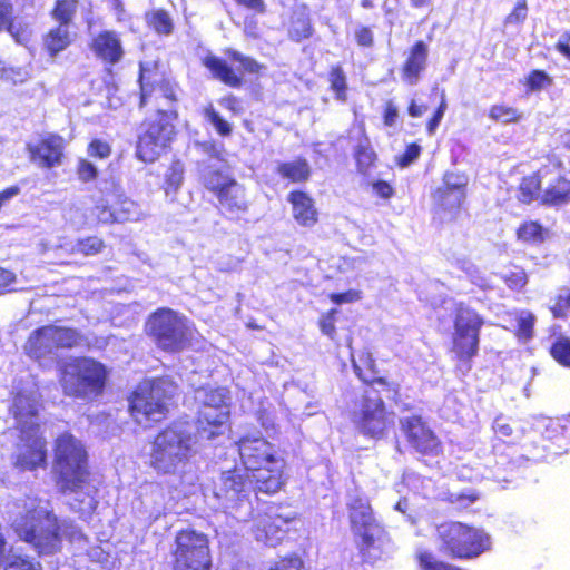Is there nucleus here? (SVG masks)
Returning a JSON list of instances; mask_svg holds the SVG:
<instances>
[{
    "mask_svg": "<svg viewBox=\"0 0 570 570\" xmlns=\"http://www.w3.org/2000/svg\"><path fill=\"white\" fill-rule=\"evenodd\" d=\"M466 175L456 171H448L443 176L442 186L433 193V202L439 213L445 218H452L460 210L466 197Z\"/></svg>",
    "mask_w": 570,
    "mask_h": 570,
    "instance_id": "14",
    "label": "nucleus"
},
{
    "mask_svg": "<svg viewBox=\"0 0 570 570\" xmlns=\"http://www.w3.org/2000/svg\"><path fill=\"white\" fill-rule=\"evenodd\" d=\"M4 570H41L39 563H33L20 556L9 554Z\"/></svg>",
    "mask_w": 570,
    "mask_h": 570,
    "instance_id": "55",
    "label": "nucleus"
},
{
    "mask_svg": "<svg viewBox=\"0 0 570 570\" xmlns=\"http://www.w3.org/2000/svg\"><path fill=\"white\" fill-rule=\"evenodd\" d=\"M252 459L256 461L263 460L266 463H274L275 459L271 453V446L267 442L262 439H253L252 438Z\"/></svg>",
    "mask_w": 570,
    "mask_h": 570,
    "instance_id": "52",
    "label": "nucleus"
},
{
    "mask_svg": "<svg viewBox=\"0 0 570 570\" xmlns=\"http://www.w3.org/2000/svg\"><path fill=\"white\" fill-rule=\"evenodd\" d=\"M77 7V0H57L51 16L59 24L69 27L76 14Z\"/></svg>",
    "mask_w": 570,
    "mask_h": 570,
    "instance_id": "38",
    "label": "nucleus"
},
{
    "mask_svg": "<svg viewBox=\"0 0 570 570\" xmlns=\"http://www.w3.org/2000/svg\"><path fill=\"white\" fill-rule=\"evenodd\" d=\"M352 420L357 429L364 434L380 438L384 434L393 419L385 411L382 399L373 389L366 390L365 394L353 411Z\"/></svg>",
    "mask_w": 570,
    "mask_h": 570,
    "instance_id": "12",
    "label": "nucleus"
},
{
    "mask_svg": "<svg viewBox=\"0 0 570 570\" xmlns=\"http://www.w3.org/2000/svg\"><path fill=\"white\" fill-rule=\"evenodd\" d=\"M337 314V309L333 308L326 314H324L320 320V328L322 333L331 338L335 335V315Z\"/></svg>",
    "mask_w": 570,
    "mask_h": 570,
    "instance_id": "58",
    "label": "nucleus"
},
{
    "mask_svg": "<svg viewBox=\"0 0 570 570\" xmlns=\"http://www.w3.org/2000/svg\"><path fill=\"white\" fill-rule=\"evenodd\" d=\"M105 244L102 239L92 236L83 239H79L71 248V253H80L86 256H91L100 253Z\"/></svg>",
    "mask_w": 570,
    "mask_h": 570,
    "instance_id": "46",
    "label": "nucleus"
},
{
    "mask_svg": "<svg viewBox=\"0 0 570 570\" xmlns=\"http://www.w3.org/2000/svg\"><path fill=\"white\" fill-rule=\"evenodd\" d=\"M70 42L71 36L69 27H66V24H59L57 28L51 29L45 40L46 48L51 56L65 50Z\"/></svg>",
    "mask_w": 570,
    "mask_h": 570,
    "instance_id": "33",
    "label": "nucleus"
},
{
    "mask_svg": "<svg viewBox=\"0 0 570 570\" xmlns=\"http://www.w3.org/2000/svg\"><path fill=\"white\" fill-rule=\"evenodd\" d=\"M402 431L409 443L423 454H438L441 443L421 416H404L400 420Z\"/></svg>",
    "mask_w": 570,
    "mask_h": 570,
    "instance_id": "16",
    "label": "nucleus"
},
{
    "mask_svg": "<svg viewBox=\"0 0 570 570\" xmlns=\"http://www.w3.org/2000/svg\"><path fill=\"white\" fill-rule=\"evenodd\" d=\"M46 326H42L29 336L26 343V352L33 358H41L52 354L56 351L53 338L51 335L45 334Z\"/></svg>",
    "mask_w": 570,
    "mask_h": 570,
    "instance_id": "30",
    "label": "nucleus"
},
{
    "mask_svg": "<svg viewBox=\"0 0 570 570\" xmlns=\"http://www.w3.org/2000/svg\"><path fill=\"white\" fill-rule=\"evenodd\" d=\"M141 97L140 106L154 104L159 110L173 109L171 104L176 101V89L175 86L166 80L161 73H159L156 67H150L148 63H140V76H139Z\"/></svg>",
    "mask_w": 570,
    "mask_h": 570,
    "instance_id": "13",
    "label": "nucleus"
},
{
    "mask_svg": "<svg viewBox=\"0 0 570 570\" xmlns=\"http://www.w3.org/2000/svg\"><path fill=\"white\" fill-rule=\"evenodd\" d=\"M552 357L563 366L570 367V338L560 336L551 345Z\"/></svg>",
    "mask_w": 570,
    "mask_h": 570,
    "instance_id": "47",
    "label": "nucleus"
},
{
    "mask_svg": "<svg viewBox=\"0 0 570 570\" xmlns=\"http://www.w3.org/2000/svg\"><path fill=\"white\" fill-rule=\"evenodd\" d=\"M421 147L416 144L409 145L405 153L401 156L399 164L401 167H406L420 156Z\"/></svg>",
    "mask_w": 570,
    "mask_h": 570,
    "instance_id": "63",
    "label": "nucleus"
},
{
    "mask_svg": "<svg viewBox=\"0 0 570 570\" xmlns=\"http://www.w3.org/2000/svg\"><path fill=\"white\" fill-rule=\"evenodd\" d=\"M206 120L215 127V129L223 136H227L230 132V125L225 121L213 107H207L204 110Z\"/></svg>",
    "mask_w": 570,
    "mask_h": 570,
    "instance_id": "54",
    "label": "nucleus"
},
{
    "mask_svg": "<svg viewBox=\"0 0 570 570\" xmlns=\"http://www.w3.org/2000/svg\"><path fill=\"white\" fill-rule=\"evenodd\" d=\"M267 570H307L301 554L291 552L271 562Z\"/></svg>",
    "mask_w": 570,
    "mask_h": 570,
    "instance_id": "43",
    "label": "nucleus"
},
{
    "mask_svg": "<svg viewBox=\"0 0 570 570\" xmlns=\"http://www.w3.org/2000/svg\"><path fill=\"white\" fill-rule=\"evenodd\" d=\"M209 551L208 538L203 532L185 529L176 534L174 552Z\"/></svg>",
    "mask_w": 570,
    "mask_h": 570,
    "instance_id": "27",
    "label": "nucleus"
},
{
    "mask_svg": "<svg viewBox=\"0 0 570 570\" xmlns=\"http://www.w3.org/2000/svg\"><path fill=\"white\" fill-rule=\"evenodd\" d=\"M177 386L168 379L145 381L138 385L130 399V413L141 425L160 421Z\"/></svg>",
    "mask_w": 570,
    "mask_h": 570,
    "instance_id": "5",
    "label": "nucleus"
},
{
    "mask_svg": "<svg viewBox=\"0 0 570 570\" xmlns=\"http://www.w3.org/2000/svg\"><path fill=\"white\" fill-rule=\"evenodd\" d=\"M200 403L198 432L210 440L223 433L229 417V393L225 387H202L196 391Z\"/></svg>",
    "mask_w": 570,
    "mask_h": 570,
    "instance_id": "8",
    "label": "nucleus"
},
{
    "mask_svg": "<svg viewBox=\"0 0 570 570\" xmlns=\"http://www.w3.org/2000/svg\"><path fill=\"white\" fill-rule=\"evenodd\" d=\"M489 118L504 125L518 122L521 119V112L518 109L504 104L493 105L489 110Z\"/></svg>",
    "mask_w": 570,
    "mask_h": 570,
    "instance_id": "40",
    "label": "nucleus"
},
{
    "mask_svg": "<svg viewBox=\"0 0 570 570\" xmlns=\"http://www.w3.org/2000/svg\"><path fill=\"white\" fill-rule=\"evenodd\" d=\"M504 282L511 289H521L527 284V274L521 268H515L504 275Z\"/></svg>",
    "mask_w": 570,
    "mask_h": 570,
    "instance_id": "57",
    "label": "nucleus"
},
{
    "mask_svg": "<svg viewBox=\"0 0 570 570\" xmlns=\"http://www.w3.org/2000/svg\"><path fill=\"white\" fill-rule=\"evenodd\" d=\"M57 485L65 494H73L69 501L72 510L88 515L96 509V485L83 465H59Z\"/></svg>",
    "mask_w": 570,
    "mask_h": 570,
    "instance_id": "9",
    "label": "nucleus"
},
{
    "mask_svg": "<svg viewBox=\"0 0 570 570\" xmlns=\"http://www.w3.org/2000/svg\"><path fill=\"white\" fill-rule=\"evenodd\" d=\"M92 50L98 57L110 63L118 62L124 55L120 39L112 31L99 33L94 40Z\"/></svg>",
    "mask_w": 570,
    "mask_h": 570,
    "instance_id": "25",
    "label": "nucleus"
},
{
    "mask_svg": "<svg viewBox=\"0 0 570 570\" xmlns=\"http://www.w3.org/2000/svg\"><path fill=\"white\" fill-rule=\"evenodd\" d=\"M567 200H570V183L561 178L541 195V202L546 205H559Z\"/></svg>",
    "mask_w": 570,
    "mask_h": 570,
    "instance_id": "34",
    "label": "nucleus"
},
{
    "mask_svg": "<svg viewBox=\"0 0 570 570\" xmlns=\"http://www.w3.org/2000/svg\"><path fill=\"white\" fill-rule=\"evenodd\" d=\"M39 503H41L39 501ZM27 513L31 520L37 521L26 531L24 540L35 546L40 554H52L60 549L61 539L76 541L82 538L78 527L68 520L59 522L46 507L36 505V500L26 504Z\"/></svg>",
    "mask_w": 570,
    "mask_h": 570,
    "instance_id": "3",
    "label": "nucleus"
},
{
    "mask_svg": "<svg viewBox=\"0 0 570 570\" xmlns=\"http://www.w3.org/2000/svg\"><path fill=\"white\" fill-rule=\"evenodd\" d=\"M435 538L442 553L454 560H474L491 550L490 534L461 521H444L436 527Z\"/></svg>",
    "mask_w": 570,
    "mask_h": 570,
    "instance_id": "2",
    "label": "nucleus"
},
{
    "mask_svg": "<svg viewBox=\"0 0 570 570\" xmlns=\"http://www.w3.org/2000/svg\"><path fill=\"white\" fill-rule=\"evenodd\" d=\"M479 498L480 494L476 491L448 492L442 500L452 505L456 511H462L476 502Z\"/></svg>",
    "mask_w": 570,
    "mask_h": 570,
    "instance_id": "39",
    "label": "nucleus"
},
{
    "mask_svg": "<svg viewBox=\"0 0 570 570\" xmlns=\"http://www.w3.org/2000/svg\"><path fill=\"white\" fill-rule=\"evenodd\" d=\"M174 570H210L209 551L173 552Z\"/></svg>",
    "mask_w": 570,
    "mask_h": 570,
    "instance_id": "29",
    "label": "nucleus"
},
{
    "mask_svg": "<svg viewBox=\"0 0 570 570\" xmlns=\"http://www.w3.org/2000/svg\"><path fill=\"white\" fill-rule=\"evenodd\" d=\"M184 168L180 163L173 164L166 174V194L176 193L183 183Z\"/></svg>",
    "mask_w": 570,
    "mask_h": 570,
    "instance_id": "49",
    "label": "nucleus"
},
{
    "mask_svg": "<svg viewBox=\"0 0 570 570\" xmlns=\"http://www.w3.org/2000/svg\"><path fill=\"white\" fill-rule=\"evenodd\" d=\"M355 159L361 173H366L376 159L367 137H363L355 148Z\"/></svg>",
    "mask_w": 570,
    "mask_h": 570,
    "instance_id": "37",
    "label": "nucleus"
},
{
    "mask_svg": "<svg viewBox=\"0 0 570 570\" xmlns=\"http://www.w3.org/2000/svg\"><path fill=\"white\" fill-rule=\"evenodd\" d=\"M204 65L212 71L215 78L230 87H236L240 83L247 61L234 55L233 61L229 65L215 56H208L204 59Z\"/></svg>",
    "mask_w": 570,
    "mask_h": 570,
    "instance_id": "20",
    "label": "nucleus"
},
{
    "mask_svg": "<svg viewBox=\"0 0 570 570\" xmlns=\"http://www.w3.org/2000/svg\"><path fill=\"white\" fill-rule=\"evenodd\" d=\"M45 334L51 335L56 350L80 346L85 343V337L79 332L70 327L47 325Z\"/></svg>",
    "mask_w": 570,
    "mask_h": 570,
    "instance_id": "32",
    "label": "nucleus"
},
{
    "mask_svg": "<svg viewBox=\"0 0 570 570\" xmlns=\"http://www.w3.org/2000/svg\"><path fill=\"white\" fill-rule=\"evenodd\" d=\"M356 534L360 535V541L357 543V548L360 553L363 556L364 559H368L372 557L373 550L380 551V544L377 542L380 541V532H383V530L379 529H371V530H364L361 529L360 531H354Z\"/></svg>",
    "mask_w": 570,
    "mask_h": 570,
    "instance_id": "36",
    "label": "nucleus"
},
{
    "mask_svg": "<svg viewBox=\"0 0 570 570\" xmlns=\"http://www.w3.org/2000/svg\"><path fill=\"white\" fill-rule=\"evenodd\" d=\"M527 83L531 90H540L550 83V79L546 72L534 70L529 75Z\"/></svg>",
    "mask_w": 570,
    "mask_h": 570,
    "instance_id": "59",
    "label": "nucleus"
},
{
    "mask_svg": "<svg viewBox=\"0 0 570 570\" xmlns=\"http://www.w3.org/2000/svg\"><path fill=\"white\" fill-rule=\"evenodd\" d=\"M197 452L196 442L187 423L175 424L157 435L151 449L155 463L183 462Z\"/></svg>",
    "mask_w": 570,
    "mask_h": 570,
    "instance_id": "10",
    "label": "nucleus"
},
{
    "mask_svg": "<svg viewBox=\"0 0 570 570\" xmlns=\"http://www.w3.org/2000/svg\"><path fill=\"white\" fill-rule=\"evenodd\" d=\"M287 29L289 38L295 41H302L311 37L312 24L308 10L305 6H298L294 9Z\"/></svg>",
    "mask_w": 570,
    "mask_h": 570,
    "instance_id": "31",
    "label": "nucleus"
},
{
    "mask_svg": "<svg viewBox=\"0 0 570 570\" xmlns=\"http://www.w3.org/2000/svg\"><path fill=\"white\" fill-rule=\"evenodd\" d=\"M542 435L551 441L548 448L551 456L570 453V414L557 419H547L543 422Z\"/></svg>",
    "mask_w": 570,
    "mask_h": 570,
    "instance_id": "19",
    "label": "nucleus"
},
{
    "mask_svg": "<svg viewBox=\"0 0 570 570\" xmlns=\"http://www.w3.org/2000/svg\"><path fill=\"white\" fill-rule=\"evenodd\" d=\"M146 331L159 348L168 352L186 348L194 334L188 320L170 308H159L153 313L146 323Z\"/></svg>",
    "mask_w": 570,
    "mask_h": 570,
    "instance_id": "7",
    "label": "nucleus"
},
{
    "mask_svg": "<svg viewBox=\"0 0 570 570\" xmlns=\"http://www.w3.org/2000/svg\"><path fill=\"white\" fill-rule=\"evenodd\" d=\"M106 377L107 371L101 363L78 357L63 365L60 382L67 395L90 399L102 392Z\"/></svg>",
    "mask_w": 570,
    "mask_h": 570,
    "instance_id": "6",
    "label": "nucleus"
},
{
    "mask_svg": "<svg viewBox=\"0 0 570 570\" xmlns=\"http://www.w3.org/2000/svg\"><path fill=\"white\" fill-rule=\"evenodd\" d=\"M330 298L334 304L342 305L360 301L362 298V294L357 289H350L345 293H333L330 295Z\"/></svg>",
    "mask_w": 570,
    "mask_h": 570,
    "instance_id": "61",
    "label": "nucleus"
},
{
    "mask_svg": "<svg viewBox=\"0 0 570 570\" xmlns=\"http://www.w3.org/2000/svg\"><path fill=\"white\" fill-rule=\"evenodd\" d=\"M494 433L502 440L509 442L518 441L522 438L521 430H514L513 426L503 417H497L493 423Z\"/></svg>",
    "mask_w": 570,
    "mask_h": 570,
    "instance_id": "48",
    "label": "nucleus"
},
{
    "mask_svg": "<svg viewBox=\"0 0 570 570\" xmlns=\"http://www.w3.org/2000/svg\"><path fill=\"white\" fill-rule=\"evenodd\" d=\"M277 174L291 183H305L309 179L312 168L305 158H295L277 165Z\"/></svg>",
    "mask_w": 570,
    "mask_h": 570,
    "instance_id": "28",
    "label": "nucleus"
},
{
    "mask_svg": "<svg viewBox=\"0 0 570 570\" xmlns=\"http://www.w3.org/2000/svg\"><path fill=\"white\" fill-rule=\"evenodd\" d=\"M97 219L104 224L117 223V213L115 206L110 208L105 200H100L94 208Z\"/></svg>",
    "mask_w": 570,
    "mask_h": 570,
    "instance_id": "56",
    "label": "nucleus"
},
{
    "mask_svg": "<svg viewBox=\"0 0 570 570\" xmlns=\"http://www.w3.org/2000/svg\"><path fill=\"white\" fill-rule=\"evenodd\" d=\"M204 184L217 196L220 207L229 215L246 209L245 189L234 179L218 170H210L204 175Z\"/></svg>",
    "mask_w": 570,
    "mask_h": 570,
    "instance_id": "15",
    "label": "nucleus"
},
{
    "mask_svg": "<svg viewBox=\"0 0 570 570\" xmlns=\"http://www.w3.org/2000/svg\"><path fill=\"white\" fill-rule=\"evenodd\" d=\"M429 48L423 41H417L406 52L405 61L401 68V79L410 86H415L428 66Z\"/></svg>",
    "mask_w": 570,
    "mask_h": 570,
    "instance_id": "21",
    "label": "nucleus"
},
{
    "mask_svg": "<svg viewBox=\"0 0 570 570\" xmlns=\"http://www.w3.org/2000/svg\"><path fill=\"white\" fill-rule=\"evenodd\" d=\"M294 519L278 513L259 517L255 525V539L272 547L279 544L291 531Z\"/></svg>",
    "mask_w": 570,
    "mask_h": 570,
    "instance_id": "17",
    "label": "nucleus"
},
{
    "mask_svg": "<svg viewBox=\"0 0 570 570\" xmlns=\"http://www.w3.org/2000/svg\"><path fill=\"white\" fill-rule=\"evenodd\" d=\"M39 395L37 391L19 392L11 406L20 435L18 463H46V441L39 424Z\"/></svg>",
    "mask_w": 570,
    "mask_h": 570,
    "instance_id": "1",
    "label": "nucleus"
},
{
    "mask_svg": "<svg viewBox=\"0 0 570 570\" xmlns=\"http://www.w3.org/2000/svg\"><path fill=\"white\" fill-rule=\"evenodd\" d=\"M348 510L351 527L354 531H360L361 529L380 530V525L373 515L372 508L367 500L354 498L348 504Z\"/></svg>",
    "mask_w": 570,
    "mask_h": 570,
    "instance_id": "26",
    "label": "nucleus"
},
{
    "mask_svg": "<svg viewBox=\"0 0 570 570\" xmlns=\"http://www.w3.org/2000/svg\"><path fill=\"white\" fill-rule=\"evenodd\" d=\"M247 465H243L235 468L232 471H227L224 473L225 475V487L235 493H242L245 491L247 484Z\"/></svg>",
    "mask_w": 570,
    "mask_h": 570,
    "instance_id": "41",
    "label": "nucleus"
},
{
    "mask_svg": "<svg viewBox=\"0 0 570 570\" xmlns=\"http://www.w3.org/2000/svg\"><path fill=\"white\" fill-rule=\"evenodd\" d=\"M518 239L524 243L539 244L544 239V230L537 222L523 223L517 232Z\"/></svg>",
    "mask_w": 570,
    "mask_h": 570,
    "instance_id": "42",
    "label": "nucleus"
},
{
    "mask_svg": "<svg viewBox=\"0 0 570 570\" xmlns=\"http://www.w3.org/2000/svg\"><path fill=\"white\" fill-rule=\"evenodd\" d=\"M540 190V179L539 176L533 175L523 178L521 185H520V200L522 203L529 204L535 198L541 199V195L539 193Z\"/></svg>",
    "mask_w": 570,
    "mask_h": 570,
    "instance_id": "44",
    "label": "nucleus"
},
{
    "mask_svg": "<svg viewBox=\"0 0 570 570\" xmlns=\"http://www.w3.org/2000/svg\"><path fill=\"white\" fill-rule=\"evenodd\" d=\"M115 208L117 213V223L138 222L144 217V213L139 205L126 197H119Z\"/></svg>",
    "mask_w": 570,
    "mask_h": 570,
    "instance_id": "35",
    "label": "nucleus"
},
{
    "mask_svg": "<svg viewBox=\"0 0 570 570\" xmlns=\"http://www.w3.org/2000/svg\"><path fill=\"white\" fill-rule=\"evenodd\" d=\"M483 324L473 309L460 306L454 321L453 353L461 362H470L479 350V333Z\"/></svg>",
    "mask_w": 570,
    "mask_h": 570,
    "instance_id": "11",
    "label": "nucleus"
},
{
    "mask_svg": "<svg viewBox=\"0 0 570 570\" xmlns=\"http://www.w3.org/2000/svg\"><path fill=\"white\" fill-rule=\"evenodd\" d=\"M88 153L92 157H98L102 159L109 156L110 147L107 142H104L101 140H94L88 147Z\"/></svg>",
    "mask_w": 570,
    "mask_h": 570,
    "instance_id": "62",
    "label": "nucleus"
},
{
    "mask_svg": "<svg viewBox=\"0 0 570 570\" xmlns=\"http://www.w3.org/2000/svg\"><path fill=\"white\" fill-rule=\"evenodd\" d=\"M528 16V7L525 0H518L514 9L504 20V26H521Z\"/></svg>",
    "mask_w": 570,
    "mask_h": 570,
    "instance_id": "53",
    "label": "nucleus"
},
{
    "mask_svg": "<svg viewBox=\"0 0 570 570\" xmlns=\"http://www.w3.org/2000/svg\"><path fill=\"white\" fill-rule=\"evenodd\" d=\"M77 174L80 180L90 181L97 177V168L86 159H80L77 166Z\"/></svg>",
    "mask_w": 570,
    "mask_h": 570,
    "instance_id": "60",
    "label": "nucleus"
},
{
    "mask_svg": "<svg viewBox=\"0 0 570 570\" xmlns=\"http://www.w3.org/2000/svg\"><path fill=\"white\" fill-rule=\"evenodd\" d=\"M287 200L292 205L294 219L301 226L311 227L316 224L318 213L314 199L308 194L301 190L291 191Z\"/></svg>",
    "mask_w": 570,
    "mask_h": 570,
    "instance_id": "22",
    "label": "nucleus"
},
{
    "mask_svg": "<svg viewBox=\"0 0 570 570\" xmlns=\"http://www.w3.org/2000/svg\"><path fill=\"white\" fill-rule=\"evenodd\" d=\"M570 307V292L559 295L558 302L551 307L554 317H563V308Z\"/></svg>",
    "mask_w": 570,
    "mask_h": 570,
    "instance_id": "64",
    "label": "nucleus"
},
{
    "mask_svg": "<svg viewBox=\"0 0 570 570\" xmlns=\"http://www.w3.org/2000/svg\"><path fill=\"white\" fill-rule=\"evenodd\" d=\"M56 463H86L87 451L78 439L69 433L59 435L55 442Z\"/></svg>",
    "mask_w": 570,
    "mask_h": 570,
    "instance_id": "23",
    "label": "nucleus"
},
{
    "mask_svg": "<svg viewBox=\"0 0 570 570\" xmlns=\"http://www.w3.org/2000/svg\"><path fill=\"white\" fill-rule=\"evenodd\" d=\"M254 490L266 494L276 493L284 484L278 465H257L252 469Z\"/></svg>",
    "mask_w": 570,
    "mask_h": 570,
    "instance_id": "24",
    "label": "nucleus"
},
{
    "mask_svg": "<svg viewBox=\"0 0 570 570\" xmlns=\"http://www.w3.org/2000/svg\"><path fill=\"white\" fill-rule=\"evenodd\" d=\"M331 88L341 101L346 99V78L341 67L332 68L330 72Z\"/></svg>",
    "mask_w": 570,
    "mask_h": 570,
    "instance_id": "50",
    "label": "nucleus"
},
{
    "mask_svg": "<svg viewBox=\"0 0 570 570\" xmlns=\"http://www.w3.org/2000/svg\"><path fill=\"white\" fill-rule=\"evenodd\" d=\"M154 117L144 120L138 130L136 156L144 163H154L170 146L175 138L174 121L177 119L175 109H161Z\"/></svg>",
    "mask_w": 570,
    "mask_h": 570,
    "instance_id": "4",
    "label": "nucleus"
},
{
    "mask_svg": "<svg viewBox=\"0 0 570 570\" xmlns=\"http://www.w3.org/2000/svg\"><path fill=\"white\" fill-rule=\"evenodd\" d=\"M27 149L31 161L42 168H52L61 163L63 139L57 135H48L37 142H29Z\"/></svg>",
    "mask_w": 570,
    "mask_h": 570,
    "instance_id": "18",
    "label": "nucleus"
},
{
    "mask_svg": "<svg viewBox=\"0 0 570 570\" xmlns=\"http://www.w3.org/2000/svg\"><path fill=\"white\" fill-rule=\"evenodd\" d=\"M149 23L158 33L168 35L173 29L170 17L163 10L153 12L149 17Z\"/></svg>",
    "mask_w": 570,
    "mask_h": 570,
    "instance_id": "51",
    "label": "nucleus"
},
{
    "mask_svg": "<svg viewBox=\"0 0 570 570\" xmlns=\"http://www.w3.org/2000/svg\"><path fill=\"white\" fill-rule=\"evenodd\" d=\"M535 317L531 312L521 311L517 315L518 331L517 335L521 341H529L533 335Z\"/></svg>",
    "mask_w": 570,
    "mask_h": 570,
    "instance_id": "45",
    "label": "nucleus"
}]
</instances>
